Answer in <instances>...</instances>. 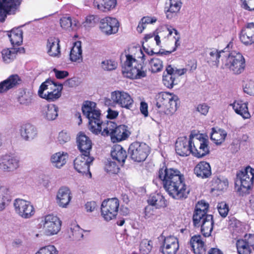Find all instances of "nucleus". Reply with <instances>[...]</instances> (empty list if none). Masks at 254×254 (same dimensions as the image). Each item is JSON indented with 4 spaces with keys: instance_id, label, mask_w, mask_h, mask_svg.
<instances>
[{
    "instance_id": "1",
    "label": "nucleus",
    "mask_w": 254,
    "mask_h": 254,
    "mask_svg": "<svg viewBox=\"0 0 254 254\" xmlns=\"http://www.w3.org/2000/svg\"><path fill=\"white\" fill-rule=\"evenodd\" d=\"M157 176L170 197L179 200L188 197L190 189L186 184L184 174L180 171L164 165L159 169Z\"/></svg>"
},
{
    "instance_id": "2",
    "label": "nucleus",
    "mask_w": 254,
    "mask_h": 254,
    "mask_svg": "<svg viewBox=\"0 0 254 254\" xmlns=\"http://www.w3.org/2000/svg\"><path fill=\"white\" fill-rule=\"evenodd\" d=\"M139 53L141 55L140 58L142 63H139L131 55H126V61L123 64L122 70L124 76L131 79H138L147 76V69L143 64L145 56L141 49Z\"/></svg>"
},
{
    "instance_id": "3",
    "label": "nucleus",
    "mask_w": 254,
    "mask_h": 254,
    "mask_svg": "<svg viewBox=\"0 0 254 254\" xmlns=\"http://www.w3.org/2000/svg\"><path fill=\"white\" fill-rule=\"evenodd\" d=\"M96 103L91 101H86L82 107V111L89 120L88 127L94 134L101 133L106 125L108 120L104 121L99 110L96 109Z\"/></svg>"
},
{
    "instance_id": "4",
    "label": "nucleus",
    "mask_w": 254,
    "mask_h": 254,
    "mask_svg": "<svg viewBox=\"0 0 254 254\" xmlns=\"http://www.w3.org/2000/svg\"><path fill=\"white\" fill-rule=\"evenodd\" d=\"M254 169L248 166L238 171L236 175L235 188L241 195L250 193L254 184Z\"/></svg>"
},
{
    "instance_id": "5",
    "label": "nucleus",
    "mask_w": 254,
    "mask_h": 254,
    "mask_svg": "<svg viewBox=\"0 0 254 254\" xmlns=\"http://www.w3.org/2000/svg\"><path fill=\"white\" fill-rule=\"evenodd\" d=\"M100 134L104 137L110 136L113 143H117L128 138L130 132L127 126H118L114 122L107 121Z\"/></svg>"
},
{
    "instance_id": "6",
    "label": "nucleus",
    "mask_w": 254,
    "mask_h": 254,
    "mask_svg": "<svg viewBox=\"0 0 254 254\" xmlns=\"http://www.w3.org/2000/svg\"><path fill=\"white\" fill-rule=\"evenodd\" d=\"M180 105V99L175 94L167 92H162L158 94L156 106L160 112L171 115L177 111Z\"/></svg>"
},
{
    "instance_id": "7",
    "label": "nucleus",
    "mask_w": 254,
    "mask_h": 254,
    "mask_svg": "<svg viewBox=\"0 0 254 254\" xmlns=\"http://www.w3.org/2000/svg\"><path fill=\"white\" fill-rule=\"evenodd\" d=\"M221 68L229 69L235 74L242 73L246 67V61L242 54L233 52L226 53L221 60Z\"/></svg>"
},
{
    "instance_id": "8",
    "label": "nucleus",
    "mask_w": 254,
    "mask_h": 254,
    "mask_svg": "<svg viewBox=\"0 0 254 254\" xmlns=\"http://www.w3.org/2000/svg\"><path fill=\"white\" fill-rule=\"evenodd\" d=\"M190 142L191 146V154L200 158L206 155L205 148L206 147V138L204 134L196 133L195 130L191 131L190 134Z\"/></svg>"
},
{
    "instance_id": "9",
    "label": "nucleus",
    "mask_w": 254,
    "mask_h": 254,
    "mask_svg": "<svg viewBox=\"0 0 254 254\" xmlns=\"http://www.w3.org/2000/svg\"><path fill=\"white\" fill-rule=\"evenodd\" d=\"M128 152L132 160L141 162L145 161L150 154V148L145 143L135 141L129 145Z\"/></svg>"
},
{
    "instance_id": "10",
    "label": "nucleus",
    "mask_w": 254,
    "mask_h": 254,
    "mask_svg": "<svg viewBox=\"0 0 254 254\" xmlns=\"http://www.w3.org/2000/svg\"><path fill=\"white\" fill-rule=\"evenodd\" d=\"M120 201L116 197L105 199L101 207V215L107 221L115 218L118 214Z\"/></svg>"
},
{
    "instance_id": "11",
    "label": "nucleus",
    "mask_w": 254,
    "mask_h": 254,
    "mask_svg": "<svg viewBox=\"0 0 254 254\" xmlns=\"http://www.w3.org/2000/svg\"><path fill=\"white\" fill-rule=\"evenodd\" d=\"M21 2L22 0H0V22H4L7 15L19 11Z\"/></svg>"
},
{
    "instance_id": "12",
    "label": "nucleus",
    "mask_w": 254,
    "mask_h": 254,
    "mask_svg": "<svg viewBox=\"0 0 254 254\" xmlns=\"http://www.w3.org/2000/svg\"><path fill=\"white\" fill-rule=\"evenodd\" d=\"M192 220L195 227L201 226V231L203 235L206 237L205 233H203L205 230L203 226L206 222V203L205 201H199L196 204Z\"/></svg>"
},
{
    "instance_id": "13",
    "label": "nucleus",
    "mask_w": 254,
    "mask_h": 254,
    "mask_svg": "<svg viewBox=\"0 0 254 254\" xmlns=\"http://www.w3.org/2000/svg\"><path fill=\"white\" fill-rule=\"evenodd\" d=\"M14 206L16 213L25 219L31 217L35 212L31 202L23 199H16L14 200Z\"/></svg>"
},
{
    "instance_id": "14",
    "label": "nucleus",
    "mask_w": 254,
    "mask_h": 254,
    "mask_svg": "<svg viewBox=\"0 0 254 254\" xmlns=\"http://www.w3.org/2000/svg\"><path fill=\"white\" fill-rule=\"evenodd\" d=\"M120 24L118 20L110 16L102 18L99 21V29L104 35L109 36L118 32Z\"/></svg>"
},
{
    "instance_id": "15",
    "label": "nucleus",
    "mask_w": 254,
    "mask_h": 254,
    "mask_svg": "<svg viewBox=\"0 0 254 254\" xmlns=\"http://www.w3.org/2000/svg\"><path fill=\"white\" fill-rule=\"evenodd\" d=\"M180 248L179 239L174 236H168L163 239L159 248L162 254H177Z\"/></svg>"
},
{
    "instance_id": "16",
    "label": "nucleus",
    "mask_w": 254,
    "mask_h": 254,
    "mask_svg": "<svg viewBox=\"0 0 254 254\" xmlns=\"http://www.w3.org/2000/svg\"><path fill=\"white\" fill-rule=\"evenodd\" d=\"M113 102L122 108L130 110L133 105L134 101L130 95L124 91H115L111 94Z\"/></svg>"
},
{
    "instance_id": "17",
    "label": "nucleus",
    "mask_w": 254,
    "mask_h": 254,
    "mask_svg": "<svg viewBox=\"0 0 254 254\" xmlns=\"http://www.w3.org/2000/svg\"><path fill=\"white\" fill-rule=\"evenodd\" d=\"M94 158L91 155L85 156L81 154L78 156L74 160L73 165L75 170L82 174H89L91 176L90 172V166L93 161Z\"/></svg>"
},
{
    "instance_id": "18",
    "label": "nucleus",
    "mask_w": 254,
    "mask_h": 254,
    "mask_svg": "<svg viewBox=\"0 0 254 254\" xmlns=\"http://www.w3.org/2000/svg\"><path fill=\"white\" fill-rule=\"evenodd\" d=\"M61 225L62 221L57 216L48 214L45 216L43 227L48 235L57 234L61 230Z\"/></svg>"
},
{
    "instance_id": "19",
    "label": "nucleus",
    "mask_w": 254,
    "mask_h": 254,
    "mask_svg": "<svg viewBox=\"0 0 254 254\" xmlns=\"http://www.w3.org/2000/svg\"><path fill=\"white\" fill-rule=\"evenodd\" d=\"M76 143L81 154L85 156L90 155L92 148V142L91 139L84 132H79L76 136Z\"/></svg>"
},
{
    "instance_id": "20",
    "label": "nucleus",
    "mask_w": 254,
    "mask_h": 254,
    "mask_svg": "<svg viewBox=\"0 0 254 254\" xmlns=\"http://www.w3.org/2000/svg\"><path fill=\"white\" fill-rule=\"evenodd\" d=\"M191 146L190 145V137L187 136L179 137L175 143V151L180 156H187L191 154Z\"/></svg>"
},
{
    "instance_id": "21",
    "label": "nucleus",
    "mask_w": 254,
    "mask_h": 254,
    "mask_svg": "<svg viewBox=\"0 0 254 254\" xmlns=\"http://www.w3.org/2000/svg\"><path fill=\"white\" fill-rule=\"evenodd\" d=\"M240 40L246 46L254 43V23H249L241 30L239 35Z\"/></svg>"
},
{
    "instance_id": "22",
    "label": "nucleus",
    "mask_w": 254,
    "mask_h": 254,
    "mask_svg": "<svg viewBox=\"0 0 254 254\" xmlns=\"http://www.w3.org/2000/svg\"><path fill=\"white\" fill-rule=\"evenodd\" d=\"M189 245L194 254H206V248L205 242L200 235L192 236L190 240Z\"/></svg>"
},
{
    "instance_id": "23",
    "label": "nucleus",
    "mask_w": 254,
    "mask_h": 254,
    "mask_svg": "<svg viewBox=\"0 0 254 254\" xmlns=\"http://www.w3.org/2000/svg\"><path fill=\"white\" fill-rule=\"evenodd\" d=\"M18 166V160L10 155L6 154L0 158V169L4 171H12L16 169Z\"/></svg>"
},
{
    "instance_id": "24",
    "label": "nucleus",
    "mask_w": 254,
    "mask_h": 254,
    "mask_svg": "<svg viewBox=\"0 0 254 254\" xmlns=\"http://www.w3.org/2000/svg\"><path fill=\"white\" fill-rule=\"evenodd\" d=\"M21 82V78L18 74L10 75L7 79L0 82V93H5L16 87Z\"/></svg>"
},
{
    "instance_id": "25",
    "label": "nucleus",
    "mask_w": 254,
    "mask_h": 254,
    "mask_svg": "<svg viewBox=\"0 0 254 254\" xmlns=\"http://www.w3.org/2000/svg\"><path fill=\"white\" fill-rule=\"evenodd\" d=\"M25 52L23 47L4 48L1 52L2 60L6 64H9L16 58L17 53L23 54Z\"/></svg>"
},
{
    "instance_id": "26",
    "label": "nucleus",
    "mask_w": 254,
    "mask_h": 254,
    "mask_svg": "<svg viewBox=\"0 0 254 254\" xmlns=\"http://www.w3.org/2000/svg\"><path fill=\"white\" fill-rule=\"evenodd\" d=\"M112 159L116 161L121 166H123L127 157L126 150L119 144L114 145L111 151Z\"/></svg>"
},
{
    "instance_id": "27",
    "label": "nucleus",
    "mask_w": 254,
    "mask_h": 254,
    "mask_svg": "<svg viewBox=\"0 0 254 254\" xmlns=\"http://www.w3.org/2000/svg\"><path fill=\"white\" fill-rule=\"evenodd\" d=\"M57 203L62 207H66L71 199V193L67 187L61 188L57 195Z\"/></svg>"
},
{
    "instance_id": "28",
    "label": "nucleus",
    "mask_w": 254,
    "mask_h": 254,
    "mask_svg": "<svg viewBox=\"0 0 254 254\" xmlns=\"http://www.w3.org/2000/svg\"><path fill=\"white\" fill-rule=\"evenodd\" d=\"M147 202L157 209L165 208L167 206V200L161 193L158 192L151 193L148 198Z\"/></svg>"
},
{
    "instance_id": "29",
    "label": "nucleus",
    "mask_w": 254,
    "mask_h": 254,
    "mask_svg": "<svg viewBox=\"0 0 254 254\" xmlns=\"http://www.w3.org/2000/svg\"><path fill=\"white\" fill-rule=\"evenodd\" d=\"M182 4L181 0H169V6L165 7L166 18L168 19L175 18L180 10Z\"/></svg>"
},
{
    "instance_id": "30",
    "label": "nucleus",
    "mask_w": 254,
    "mask_h": 254,
    "mask_svg": "<svg viewBox=\"0 0 254 254\" xmlns=\"http://www.w3.org/2000/svg\"><path fill=\"white\" fill-rule=\"evenodd\" d=\"M117 0H94L93 5L100 11L108 12L115 8Z\"/></svg>"
},
{
    "instance_id": "31",
    "label": "nucleus",
    "mask_w": 254,
    "mask_h": 254,
    "mask_svg": "<svg viewBox=\"0 0 254 254\" xmlns=\"http://www.w3.org/2000/svg\"><path fill=\"white\" fill-rule=\"evenodd\" d=\"M208 54L207 63L212 67H217L219 63V59H223V57L226 55V53L223 50L218 51L216 49H210Z\"/></svg>"
},
{
    "instance_id": "32",
    "label": "nucleus",
    "mask_w": 254,
    "mask_h": 254,
    "mask_svg": "<svg viewBox=\"0 0 254 254\" xmlns=\"http://www.w3.org/2000/svg\"><path fill=\"white\" fill-rule=\"evenodd\" d=\"M235 112L241 115L244 119L250 118L251 115L248 111V104L242 101H236L230 105Z\"/></svg>"
},
{
    "instance_id": "33",
    "label": "nucleus",
    "mask_w": 254,
    "mask_h": 254,
    "mask_svg": "<svg viewBox=\"0 0 254 254\" xmlns=\"http://www.w3.org/2000/svg\"><path fill=\"white\" fill-rule=\"evenodd\" d=\"M60 40L55 37H50L48 39L47 53L51 57H58L61 54Z\"/></svg>"
},
{
    "instance_id": "34",
    "label": "nucleus",
    "mask_w": 254,
    "mask_h": 254,
    "mask_svg": "<svg viewBox=\"0 0 254 254\" xmlns=\"http://www.w3.org/2000/svg\"><path fill=\"white\" fill-rule=\"evenodd\" d=\"M228 186V181L226 178L220 179L214 177L209 183V187L211 192L214 191H218L226 190Z\"/></svg>"
},
{
    "instance_id": "35",
    "label": "nucleus",
    "mask_w": 254,
    "mask_h": 254,
    "mask_svg": "<svg viewBox=\"0 0 254 254\" xmlns=\"http://www.w3.org/2000/svg\"><path fill=\"white\" fill-rule=\"evenodd\" d=\"M8 36L13 47L21 45L23 42V32L19 28H13L8 32Z\"/></svg>"
},
{
    "instance_id": "36",
    "label": "nucleus",
    "mask_w": 254,
    "mask_h": 254,
    "mask_svg": "<svg viewBox=\"0 0 254 254\" xmlns=\"http://www.w3.org/2000/svg\"><path fill=\"white\" fill-rule=\"evenodd\" d=\"M68 158L67 153L59 152L54 154L51 157V161L54 166L61 168L66 163Z\"/></svg>"
},
{
    "instance_id": "37",
    "label": "nucleus",
    "mask_w": 254,
    "mask_h": 254,
    "mask_svg": "<svg viewBox=\"0 0 254 254\" xmlns=\"http://www.w3.org/2000/svg\"><path fill=\"white\" fill-rule=\"evenodd\" d=\"M21 136L26 140L33 139L37 135V130L35 127L30 124H25L20 128Z\"/></svg>"
},
{
    "instance_id": "38",
    "label": "nucleus",
    "mask_w": 254,
    "mask_h": 254,
    "mask_svg": "<svg viewBox=\"0 0 254 254\" xmlns=\"http://www.w3.org/2000/svg\"><path fill=\"white\" fill-rule=\"evenodd\" d=\"M59 84H62L54 81L53 80L48 78L43 82L39 87L38 94L40 97L44 96V93H48L58 87Z\"/></svg>"
},
{
    "instance_id": "39",
    "label": "nucleus",
    "mask_w": 254,
    "mask_h": 254,
    "mask_svg": "<svg viewBox=\"0 0 254 254\" xmlns=\"http://www.w3.org/2000/svg\"><path fill=\"white\" fill-rule=\"evenodd\" d=\"M227 134L226 131L223 129L212 128L210 139L215 144L220 145L224 141Z\"/></svg>"
},
{
    "instance_id": "40",
    "label": "nucleus",
    "mask_w": 254,
    "mask_h": 254,
    "mask_svg": "<svg viewBox=\"0 0 254 254\" xmlns=\"http://www.w3.org/2000/svg\"><path fill=\"white\" fill-rule=\"evenodd\" d=\"M82 53L81 42L79 41L75 42L70 50V60L72 62H79L82 59Z\"/></svg>"
},
{
    "instance_id": "41",
    "label": "nucleus",
    "mask_w": 254,
    "mask_h": 254,
    "mask_svg": "<svg viewBox=\"0 0 254 254\" xmlns=\"http://www.w3.org/2000/svg\"><path fill=\"white\" fill-rule=\"evenodd\" d=\"M63 89V85L59 84L57 88L51 90L48 93H44L41 98L44 99L49 102H54L58 100L62 95V91Z\"/></svg>"
},
{
    "instance_id": "42",
    "label": "nucleus",
    "mask_w": 254,
    "mask_h": 254,
    "mask_svg": "<svg viewBox=\"0 0 254 254\" xmlns=\"http://www.w3.org/2000/svg\"><path fill=\"white\" fill-rule=\"evenodd\" d=\"M166 27V32L168 33V39L175 44L173 49L175 51L180 45V35L176 29Z\"/></svg>"
},
{
    "instance_id": "43",
    "label": "nucleus",
    "mask_w": 254,
    "mask_h": 254,
    "mask_svg": "<svg viewBox=\"0 0 254 254\" xmlns=\"http://www.w3.org/2000/svg\"><path fill=\"white\" fill-rule=\"evenodd\" d=\"M11 201L8 190L3 187H0V211L3 210Z\"/></svg>"
},
{
    "instance_id": "44",
    "label": "nucleus",
    "mask_w": 254,
    "mask_h": 254,
    "mask_svg": "<svg viewBox=\"0 0 254 254\" xmlns=\"http://www.w3.org/2000/svg\"><path fill=\"white\" fill-rule=\"evenodd\" d=\"M32 93L26 89H21L19 91L17 100L20 104L28 105L31 103Z\"/></svg>"
},
{
    "instance_id": "45",
    "label": "nucleus",
    "mask_w": 254,
    "mask_h": 254,
    "mask_svg": "<svg viewBox=\"0 0 254 254\" xmlns=\"http://www.w3.org/2000/svg\"><path fill=\"white\" fill-rule=\"evenodd\" d=\"M58 108L55 105H48L45 107L44 114L47 120H54L57 118L58 115Z\"/></svg>"
},
{
    "instance_id": "46",
    "label": "nucleus",
    "mask_w": 254,
    "mask_h": 254,
    "mask_svg": "<svg viewBox=\"0 0 254 254\" xmlns=\"http://www.w3.org/2000/svg\"><path fill=\"white\" fill-rule=\"evenodd\" d=\"M157 21V18L153 16H143L140 20L138 25L136 28L137 32L139 33L142 32L145 28L147 25L149 24H153Z\"/></svg>"
},
{
    "instance_id": "47",
    "label": "nucleus",
    "mask_w": 254,
    "mask_h": 254,
    "mask_svg": "<svg viewBox=\"0 0 254 254\" xmlns=\"http://www.w3.org/2000/svg\"><path fill=\"white\" fill-rule=\"evenodd\" d=\"M149 69L152 73H157L163 69V62L158 58H152L149 61Z\"/></svg>"
},
{
    "instance_id": "48",
    "label": "nucleus",
    "mask_w": 254,
    "mask_h": 254,
    "mask_svg": "<svg viewBox=\"0 0 254 254\" xmlns=\"http://www.w3.org/2000/svg\"><path fill=\"white\" fill-rule=\"evenodd\" d=\"M78 24L79 22L77 20L75 19L72 20L70 16H63L60 19L61 26L64 29L77 27Z\"/></svg>"
},
{
    "instance_id": "49",
    "label": "nucleus",
    "mask_w": 254,
    "mask_h": 254,
    "mask_svg": "<svg viewBox=\"0 0 254 254\" xmlns=\"http://www.w3.org/2000/svg\"><path fill=\"white\" fill-rule=\"evenodd\" d=\"M194 174L197 177L203 179L206 178V162L203 161L199 162L194 167Z\"/></svg>"
},
{
    "instance_id": "50",
    "label": "nucleus",
    "mask_w": 254,
    "mask_h": 254,
    "mask_svg": "<svg viewBox=\"0 0 254 254\" xmlns=\"http://www.w3.org/2000/svg\"><path fill=\"white\" fill-rule=\"evenodd\" d=\"M236 246L239 254H251L253 251L243 239L237 241Z\"/></svg>"
},
{
    "instance_id": "51",
    "label": "nucleus",
    "mask_w": 254,
    "mask_h": 254,
    "mask_svg": "<svg viewBox=\"0 0 254 254\" xmlns=\"http://www.w3.org/2000/svg\"><path fill=\"white\" fill-rule=\"evenodd\" d=\"M153 242L151 240L143 239L140 244L139 251L141 254H149L152 249Z\"/></svg>"
},
{
    "instance_id": "52",
    "label": "nucleus",
    "mask_w": 254,
    "mask_h": 254,
    "mask_svg": "<svg viewBox=\"0 0 254 254\" xmlns=\"http://www.w3.org/2000/svg\"><path fill=\"white\" fill-rule=\"evenodd\" d=\"M243 88L245 93L251 96L254 95V80L249 79L245 81Z\"/></svg>"
},
{
    "instance_id": "53",
    "label": "nucleus",
    "mask_w": 254,
    "mask_h": 254,
    "mask_svg": "<svg viewBox=\"0 0 254 254\" xmlns=\"http://www.w3.org/2000/svg\"><path fill=\"white\" fill-rule=\"evenodd\" d=\"M58 251L54 245H49L41 248L35 254H58Z\"/></svg>"
},
{
    "instance_id": "54",
    "label": "nucleus",
    "mask_w": 254,
    "mask_h": 254,
    "mask_svg": "<svg viewBox=\"0 0 254 254\" xmlns=\"http://www.w3.org/2000/svg\"><path fill=\"white\" fill-rule=\"evenodd\" d=\"M119 165L115 161H109L106 165V169L107 172L112 174H118L120 171Z\"/></svg>"
},
{
    "instance_id": "55",
    "label": "nucleus",
    "mask_w": 254,
    "mask_h": 254,
    "mask_svg": "<svg viewBox=\"0 0 254 254\" xmlns=\"http://www.w3.org/2000/svg\"><path fill=\"white\" fill-rule=\"evenodd\" d=\"M118 64L114 60H106L101 63L102 67L106 70H112L117 67Z\"/></svg>"
},
{
    "instance_id": "56",
    "label": "nucleus",
    "mask_w": 254,
    "mask_h": 254,
    "mask_svg": "<svg viewBox=\"0 0 254 254\" xmlns=\"http://www.w3.org/2000/svg\"><path fill=\"white\" fill-rule=\"evenodd\" d=\"M218 211L222 217H226L229 211L228 205L224 201L218 203L217 205Z\"/></svg>"
},
{
    "instance_id": "57",
    "label": "nucleus",
    "mask_w": 254,
    "mask_h": 254,
    "mask_svg": "<svg viewBox=\"0 0 254 254\" xmlns=\"http://www.w3.org/2000/svg\"><path fill=\"white\" fill-rule=\"evenodd\" d=\"M99 19L97 15L90 14L86 17L84 23L86 26L93 27L99 21Z\"/></svg>"
},
{
    "instance_id": "58",
    "label": "nucleus",
    "mask_w": 254,
    "mask_h": 254,
    "mask_svg": "<svg viewBox=\"0 0 254 254\" xmlns=\"http://www.w3.org/2000/svg\"><path fill=\"white\" fill-rule=\"evenodd\" d=\"M175 76L164 74L163 76V83L168 88H173L175 84Z\"/></svg>"
},
{
    "instance_id": "59",
    "label": "nucleus",
    "mask_w": 254,
    "mask_h": 254,
    "mask_svg": "<svg viewBox=\"0 0 254 254\" xmlns=\"http://www.w3.org/2000/svg\"><path fill=\"white\" fill-rule=\"evenodd\" d=\"M70 140V135L68 132L62 130L59 133L58 137V141L60 144H64L69 141Z\"/></svg>"
},
{
    "instance_id": "60",
    "label": "nucleus",
    "mask_w": 254,
    "mask_h": 254,
    "mask_svg": "<svg viewBox=\"0 0 254 254\" xmlns=\"http://www.w3.org/2000/svg\"><path fill=\"white\" fill-rule=\"evenodd\" d=\"M242 239L254 251V234H246Z\"/></svg>"
},
{
    "instance_id": "61",
    "label": "nucleus",
    "mask_w": 254,
    "mask_h": 254,
    "mask_svg": "<svg viewBox=\"0 0 254 254\" xmlns=\"http://www.w3.org/2000/svg\"><path fill=\"white\" fill-rule=\"evenodd\" d=\"M53 71L55 74V76L57 79H61L68 76V72L65 70H59L55 68L53 69Z\"/></svg>"
},
{
    "instance_id": "62",
    "label": "nucleus",
    "mask_w": 254,
    "mask_h": 254,
    "mask_svg": "<svg viewBox=\"0 0 254 254\" xmlns=\"http://www.w3.org/2000/svg\"><path fill=\"white\" fill-rule=\"evenodd\" d=\"M85 209L87 212H93L97 210L98 206L95 201H91L87 202L85 205Z\"/></svg>"
},
{
    "instance_id": "63",
    "label": "nucleus",
    "mask_w": 254,
    "mask_h": 254,
    "mask_svg": "<svg viewBox=\"0 0 254 254\" xmlns=\"http://www.w3.org/2000/svg\"><path fill=\"white\" fill-rule=\"evenodd\" d=\"M244 8L249 10H254V0H241Z\"/></svg>"
},
{
    "instance_id": "64",
    "label": "nucleus",
    "mask_w": 254,
    "mask_h": 254,
    "mask_svg": "<svg viewBox=\"0 0 254 254\" xmlns=\"http://www.w3.org/2000/svg\"><path fill=\"white\" fill-rule=\"evenodd\" d=\"M71 230L73 237L76 238H82L83 236L82 230H81L78 225L75 226Z\"/></svg>"
}]
</instances>
